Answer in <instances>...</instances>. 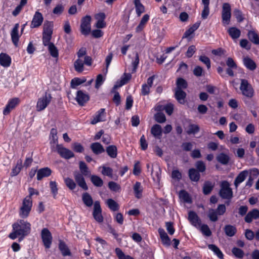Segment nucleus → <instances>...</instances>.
Listing matches in <instances>:
<instances>
[{"instance_id":"1","label":"nucleus","mask_w":259,"mask_h":259,"mask_svg":"<svg viewBox=\"0 0 259 259\" xmlns=\"http://www.w3.org/2000/svg\"><path fill=\"white\" fill-rule=\"evenodd\" d=\"M12 227L13 231L9 235L12 239H15L18 236H21L22 239L30 233L31 230L30 224L23 220H20L14 223Z\"/></svg>"},{"instance_id":"2","label":"nucleus","mask_w":259,"mask_h":259,"mask_svg":"<svg viewBox=\"0 0 259 259\" xmlns=\"http://www.w3.org/2000/svg\"><path fill=\"white\" fill-rule=\"evenodd\" d=\"M32 206V198L26 196L23 200L22 206L20 208L19 215L22 218H26L31 211Z\"/></svg>"},{"instance_id":"3","label":"nucleus","mask_w":259,"mask_h":259,"mask_svg":"<svg viewBox=\"0 0 259 259\" xmlns=\"http://www.w3.org/2000/svg\"><path fill=\"white\" fill-rule=\"evenodd\" d=\"M220 197L225 199L231 200L233 197L232 189L230 188L229 183L226 181H223L221 184L219 192Z\"/></svg>"},{"instance_id":"4","label":"nucleus","mask_w":259,"mask_h":259,"mask_svg":"<svg viewBox=\"0 0 259 259\" xmlns=\"http://www.w3.org/2000/svg\"><path fill=\"white\" fill-rule=\"evenodd\" d=\"M240 90L242 95L248 99L251 98L254 96V90L246 79H241Z\"/></svg>"},{"instance_id":"5","label":"nucleus","mask_w":259,"mask_h":259,"mask_svg":"<svg viewBox=\"0 0 259 259\" xmlns=\"http://www.w3.org/2000/svg\"><path fill=\"white\" fill-rule=\"evenodd\" d=\"M52 98L50 94L45 93L44 96L38 99L36 105V111L40 112L45 110L50 103Z\"/></svg>"},{"instance_id":"6","label":"nucleus","mask_w":259,"mask_h":259,"mask_svg":"<svg viewBox=\"0 0 259 259\" xmlns=\"http://www.w3.org/2000/svg\"><path fill=\"white\" fill-rule=\"evenodd\" d=\"M92 64V59L90 56H85L84 60L78 58L74 63V67L75 70L79 73H81L83 71L84 64L91 66Z\"/></svg>"},{"instance_id":"7","label":"nucleus","mask_w":259,"mask_h":259,"mask_svg":"<svg viewBox=\"0 0 259 259\" xmlns=\"http://www.w3.org/2000/svg\"><path fill=\"white\" fill-rule=\"evenodd\" d=\"M231 8L230 5L228 3L223 4L222 18V23L224 25H228L230 22L231 17Z\"/></svg>"},{"instance_id":"8","label":"nucleus","mask_w":259,"mask_h":259,"mask_svg":"<svg viewBox=\"0 0 259 259\" xmlns=\"http://www.w3.org/2000/svg\"><path fill=\"white\" fill-rule=\"evenodd\" d=\"M91 17L89 15H87L82 18L80 25V31L82 34L87 35L91 32Z\"/></svg>"},{"instance_id":"9","label":"nucleus","mask_w":259,"mask_h":259,"mask_svg":"<svg viewBox=\"0 0 259 259\" xmlns=\"http://www.w3.org/2000/svg\"><path fill=\"white\" fill-rule=\"evenodd\" d=\"M54 151H56L62 158L65 159H68L74 156V153L71 150L63 147L62 145L57 144L56 150L54 149Z\"/></svg>"},{"instance_id":"10","label":"nucleus","mask_w":259,"mask_h":259,"mask_svg":"<svg viewBox=\"0 0 259 259\" xmlns=\"http://www.w3.org/2000/svg\"><path fill=\"white\" fill-rule=\"evenodd\" d=\"M41 237L45 247L50 248L52 242V236L50 231L47 228H44L41 230Z\"/></svg>"},{"instance_id":"11","label":"nucleus","mask_w":259,"mask_h":259,"mask_svg":"<svg viewBox=\"0 0 259 259\" xmlns=\"http://www.w3.org/2000/svg\"><path fill=\"white\" fill-rule=\"evenodd\" d=\"M93 215L94 218L97 222L102 223L103 221V217L102 215V209L100 202L98 201H96L94 203Z\"/></svg>"},{"instance_id":"12","label":"nucleus","mask_w":259,"mask_h":259,"mask_svg":"<svg viewBox=\"0 0 259 259\" xmlns=\"http://www.w3.org/2000/svg\"><path fill=\"white\" fill-rule=\"evenodd\" d=\"M73 176L75 181L77 183V185L83 190H87L88 189V187L83 177L84 175L81 174L77 171H75L73 172Z\"/></svg>"},{"instance_id":"13","label":"nucleus","mask_w":259,"mask_h":259,"mask_svg":"<svg viewBox=\"0 0 259 259\" xmlns=\"http://www.w3.org/2000/svg\"><path fill=\"white\" fill-rule=\"evenodd\" d=\"M19 102L20 100L18 98H14L10 100L3 110V114L5 115L9 114L11 111L19 104Z\"/></svg>"},{"instance_id":"14","label":"nucleus","mask_w":259,"mask_h":259,"mask_svg":"<svg viewBox=\"0 0 259 259\" xmlns=\"http://www.w3.org/2000/svg\"><path fill=\"white\" fill-rule=\"evenodd\" d=\"M188 220L192 225L196 228H199L201 225V220L198 215L193 211H189Z\"/></svg>"},{"instance_id":"15","label":"nucleus","mask_w":259,"mask_h":259,"mask_svg":"<svg viewBox=\"0 0 259 259\" xmlns=\"http://www.w3.org/2000/svg\"><path fill=\"white\" fill-rule=\"evenodd\" d=\"M43 20L44 18L42 14L38 11L36 12L31 23V28H34L39 27L41 25Z\"/></svg>"},{"instance_id":"16","label":"nucleus","mask_w":259,"mask_h":259,"mask_svg":"<svg viewBox=\"0 0 259 259\" xmlns=\"http://www.w3.org/2000/svg\"><path fill=\"white\" fill-rule=\"evenodd\" d=\"M89 96L82 91H78L77 92L76 100L79 105L83 106L89 100Z\"/></svg>"},{"instance_id":"17","label":"nucleus","mask_w":259,"mask_h":259,"mask_svg":"<svg viewBox=\"0 0 259 259\" xmlns=\"http://www.w3.org/2000/svg\"><path fill=\"white\" fill-rule=\"evenodd\" d=\"M259 218V210L256 208L249 211L246 215L244 220L246 223H251L253 219L256 220Z\"/></svg>"},{"instance_id":"18","label":"nucleus","mask_w":259,"mask_h":259,"mask_svg":"<svg viewBox=\"0 0 259 259\" xmlns=\"http://www.w3.org/2000/svg\"><path fill=\"white\" fill-rule=\"evenodd\" d=\"M19 24L16 23L11 32L12 40L14 45L17 47L20 36L18 34Z\"/></svg>"},{"instance_id":"19","label":"nucleus","mask_w":259,"mask_h":259,"mask_svg":"<svg viewBox=\"0 0 259 259\" xmlns=\"http://www.w3.org/2000/svg\"><path fill=\"white\" fill-rule=\"evenodd\" d=\"M158 233L162 244L166 246H169L170 245V240L164 230L162 228H159Z\"/></svg>"},{"instance_id":"20","label":"nucleus","mask_w":259,"mask_h":259,"mask_svg":"<svg viewBox=\"0 0 259 259\" xmlns=\"http://www.w3.org/2000/svg\"><path fill=\"white\" fill-rule=\"evenodd\" d=\"M52 170L49 167H45L39 169L37 173V179L38 181L41 180L45 177H48L51 175Z\"/></svg>"},{"instance_id":"21","label":"nucleus","mask_w":259,"mask_h":259,"mask_svg":"<svg viewBox=\"0 0 259 259\" xmlns=\"http://www.w3.org/2000/svg\"><path fill=\"white\" fill-rule=\"evenodd\" d=\"M244 66L251 71L254 70L256 68V65L254 61L248 57H245L243 60Z\"/></svg>"},{"instance_id":"22","label":"nucleus","mask_w":259,"mask_h":259,"mask_svg":"<svg viewBox=\"0 0 259 259\" xmlns=\"http://www.w3.org/2000/svg\"><path fill=\"white\" fill-rule=\"evenodd\" d=\"M90 148L93 152L96 155L101 154L105 151L103 146L98 142L92 143L90 146Z\"/></svg>"},{"instance_id":"23","label":"nucleus","mask_w":259,"mask_h":259,"mask_svg":"<svg viewBox=\"0 0 259 259\" xmlns=\"http://www.w3.org/2000/svg\"><path fill=\"white\" fill-rule=\"evenodd\" d=\"M105 117V109L102 108L100 109L97 114L94 117L93 119L91 121V124H95L98 122L104 121Z\"/></svg>"},{"instance_id":"24","label":"nucleus","mask_w":259,"mask_h":259,"mask_svg":"<svg viewBox=\"0 0 259 259\" xmlns=\"http://www.w3.org/2000/svg\"><path fill=\"white\" fill-rule=\"evenodd\" d=\"M132 75L131 73H124L123 76L121 77L119 82H117L114 85V89H117L125 84L131 79Z\"/></svg>"},{"instance_id":"25","label":"nucleus","mask_w":259,"mask_h":259,"mask_svg":"<svg viewBox=\"0 0 259 259\" xmlns=\"http://www.w3.org/2000/svg\"><path fill=\"white\" fill-rule=\"evenodd\" d=\"M249 174L248 171L245 170L240 172L234 181V185L237 188L239 184L243 182Z\"/></svg>"},{"instance_id":"26","label":"nucleus","mask_w":259,"mask_h":259,"mask_svg":"<svg viewBox=\"0 0 259 259\" xmlns=\"http://www.w3.org/2000/svg\"><path fill=\"white\" fill-rule=\"evenodd\" d=\"M50 144L51 145V148L52 150H54L55 145L58 144V137H57V131L55 128H52L50 132Z\"/></svg>"},{"instance_id":"27","label":"nucleus","mask_w":259,"mask_h":259,"mask_svg":"<svg viewBox=\"0 0 259 259\" xmlns=\"http://www.w3.org/2000/svg\"><path fill=\"white\" fill-rule=\"evenodd\" d=\"M186 97V93L180 90H176L175 92V97L179 103L184 104L185 103V98Z\"/></svg>"},{"instance_id":"28","label":"nucleus","mask_w":259,"mask_h":259,"mask_svg":"<svg viewBox=\"0 0 259 259\" xmlns=\"http://www.w3.org/2000/svg\"><path fill=\"white\" fill-rule=\"evenodd\" d=\"M151 133L154 137L157 139H160L162 136V128L161 125L159 124L154 125L151 129Z\"/></svg>"},{"instance_id":"29","label":"nucleus","mask_w":259,"mask_h":259,"mask_svg":"<svg viewBox=\"0 0 259 259\" xmlns=\"http://www.w3.org/2000/svg\"><path fill=\"white\" fill-rule=\"evenodd\" d=\"M224 230L226 235L229 237L234 236L237 232L236 227L231 225H226Z\"/></svg>"},{"instance_id":"30","label":"nucleus","mask_w":259,"mask_h":259,"mask_svg":"<svg viewBox=\"0 0 259 259\" xmlns=\"http://www.w3.org/2000/svg\"><path fill=\"white\" fill-rule=\"evenodd\" d=\"M59 248L64 256L71 255V253L69 249L65 242L62 240L59 241Z\"/></svg>"},{"instance_id":"31","label":"nucleus","mask_w":259,"mask_h":259,"mask_svg":"<svg viewBox=\"0 0 259 259\" xmlns=\"http://www.w3.org/2000/svg\"><path fill=\"white\" fill-rule=\"evenodd\" d=\"M188 174L190 179L192 181L197 182L200 179V175L195 168H192L189 169Z\"/></svg>"},{"instance_id":"32","label":"nucleus","mask_w":259,"mask_h":259,"mask_svg":"<svg viewBox=\"0 0 259 259\" xmlns=\"http://www.w3.org/2000/svg\"><path fill=\"white\" fill-rule=\"evenodd\" d=\"M82 200L84 204L87 207H91L93 204V200L90 194L87 192L82 195Z\"/></svg>"},{"instance_id":"33","label":"nucleus","mask_w":259,"mask_h":259,"mask_svg":"<svg viewBox=\"0 0 259 259\" xmlns=\"http://www.w3.org/2000/svg\"><path fill=\"white\" fill-rule=\"evenodd\" d=\"M79 168L80 170V173L84 175V176L88 177L91 175V171L84 162L82 161L79 162Z\"/></svg>"},{"instance_id":"34","label":"nucleus","mask_w":259,"mask_h":259,"mask_svg":"<svg viewBox=\"0 0 259 259\" xmlns=\"http://www.w3.org/2000/svg\"><path fill=\"white\" fill-rule=\"evenodd\" d=\"M106 151L109 156L115 158L117 155V148L115 145H110L106 147Z\"/></svg>"},{"instance_id":"35","label":"nucleus","mask_w":259,"mask_h":259,"mask_svg":"<svg viewBox=\"0 0 259 259\" xmlns=\"http://www.w3.org/2000/svg\"><path fill=\"white\" fill-rule=\"evenodd\" d=\"M11 64V58L6 54H0V64L4 67H8Z\"/></svg>"},{"instance_id":"36","label":"nucleus","mask_w":259,"mask_h":259,"mask_svg":"<svg viewBox=\"0 0 259 259\" xmlns=\"http://www.w3.org/2000/svg\"><path fill=\"white\" fill-rule=\"evenodd\" d=\"M53 22L46 21L44 24L42 34L52 35L53 33Z\"/></svg>"},{"instance_id":"37","label":"nucleus","mask_w":259,"mask_h":259,"mask_svg":"<svg viewBox=\"0 0 259 259\" xmlns=\"http://www.w3.org/2000/svg\"><path fill=\"white\" fill-rule=\"evenodd\" d=\"M149 19V16L148 14H145L143 16L140 24L136 28V31L137 32H140L144 29Z\"/></svg>"},{"instance_id":"38","label":"nucleus","mask_w":259,"mask_h":259,"mask_svg":"<svg viewBox=\"0 0 259 259\" xmlns=\"http://www.w3.org/2000/svg\"><path fill=\"white\" fill-rule=\"evenodd\" d=\"M248 37L249 39L255 45H259V36L258 34L254 31L250 30L248 31Z\"/></svg>"},{"instance_id":"39","label":"nucleus","mask_w":259,"mask_h":259,"mask_svg":"<svg viewBox=\"0 0 259 259\" xmlns=\"http://www.w3.org/2000/svg\"><path fill=\"white\" fill-rule=\"evenodd\" d=\"M90 179L94 186L98 187H102L103 185L102 179L96 175H91Z\"/></svg>"},{"instance_id":"40","label":"nucleus","mask_w":259,"mask_h":259,"mask_svg":"<svg viewBox=\"0 0 259 259\" xmlns=\"http://www.w3.org/2000/svg\"><path fill=\"white\" fill-rule=\"evenodd\" d=\"M134 191L136 198L139 199L142 197L143 189L140 182H137L134 186Z\"/></svg>"},{"instance_id":"41","label":"nucleus","mask_w":259,"mask_h":259,"mask_svg":"<svg viewBox=\"0 0 259 259\" xmlns=\"http://www.w3.org/2000/svg\"><path fill=\"white\" fill-rule=\"evenodd\" d=\"M217 160L222 164H227L230 160L229 156L224 153H221L219 154L217 157Z\"/></svg>"},{"instance_id":"42","label":"nucleus","mask_w":259,"mask_h":259,"mask_svg":"<svg viewBox=\"0 0 259 259\" xmlns=\"http://www.w3.org/2000/svg\"><path fill=\"white\" fill-rule=\"evenodd\" d=\"M139 63V57L138 53L136 52L135 60L132 63V66L131 68H129V71L132 73H134L136 72L138 64Z\"/></svg>"},{"instance_id":"43","label":"nucleus","mask_w":259,"mask_h":259,"mask_svg":"<svg viewBox=\"0 0 259 259\" xmlns=\"http://www.w3.org/2000/svg\"><path fill=\"white\" fill-rule=\"evenodd\" d=\"M228 32L233 39H236L240 36L241 32L239 29L236 27L230 28Z\"/></svg>"},{"instance_id":"44","label":"nucleus","mask_w":259,"mask_h":259,"mask_svg":"<svg viewBox=\"0 0 259 259\" xmlns=\"http://www.w3.org/2000/svg\"><path fill=\"white\" fill-rule=\"evenodd\" d=\"M134 3L136 7V13L140 16L145 11L144 6L141 4L140 0H135Z\"/></svg>"},{"instance_id":"45","label":"nucleus","mask_w":259,"mask_h":259,"mask_svg":"<svg viewBox=\"0 0 259 259\" xmlns=\"http://www.w3.org/2000/svg\"><path fill=\"white\" fill-rule=\"evenodd\" d=\"M22 167V160L20 159L18 161L16 166L13 168L11 174V176H17L20 172Z\"/></svg>"},{"instance_id":"46","label":"nucleus","mask_w":259,"mask_h":259,"mask_svg":"<svg viewBox=\"0 0 259 259\" xmlns=\"http://www.w3.org/2000/svg\"><path fill=\"white\" fill-rule=\"evenodd\" d=\"M213 188V185L209 181H206L203 187V192L205 195L210 194Z\"/></svg>"},{"instance_id":"47","label":"nucleus","mask_w":259,"mask_h":259,"mask_svg":"<svg viewBox=\"0 0 259 259\" xmlns=\"http://www.w3.org/2000/svg\"><path fill=\"white\" fill-rule=\"evenodd\" d=\"M199 130L200 128L198 125L195 124H190L189 125L188 129L186 132L188 135H195V134L198 133Z\"/></svg>"},{"instance_id":"48","label":"nucleus","mask_w":259,"mask_h":259,"mask_svg":"<svg viewBox=\"0 0 259 259\" xmlns=\"http://www.w3.org/2000/svg\"><path fill=\"white\" fill-rule=\"evenodd\" d=\"M208 247L209 249L211 250L221 259L223 258V254L220 249L215 245L209 244Z\"/></svg>"},{"instance_id":"49","label":"nucleus","mask_w":259,"mask_h":259,"mask_svg":"<svg viewBox=\"0 0 259 259\" xmlns=\"http://www.w3.org/2000/svg\"><path fill=\"white\" fill-rule=\"evenodd\" d=\"M48 50L51 55L54 58L58 57V50L54 44L51 43L48 46Z\"/></svg>"},{"instance_id":"50","label":"nucleus","mask_w":259,"mask_h":259,"mask_svg":"<svg viewBox=\"0 0 259 259\" xmlns=\"http://www.w3.org/2000/svg\"><path fill=\"white\" fill-rule=\"evenodd\" d=\"M107 204L109 208L113 211H116L119 209L118 203L112 199H108L107 200Z\"/></svg>"},{"instance_id":"51","label":"nucleus","mask_w":259,"mask_h":259,"mask_svg":"<svg viewBox=\"0 0 259 259\" xmlns=\"http://www.w3.org/2000/svg\"><path fill=\"white\" fill-rule=\"evenodd\" d=\"M65 183L66 186L71 190H74L76 187V184L75 182L71 178H66L64 179Z\"/></svg>"},{"instance_id":"52","label":"nucleus","mask_w":259,"mask_h":259,"mask_svg":"<svg viewBox=\"0 0 259 259\" xmlns=\"http://www.w3.org/2000/svg\"><path fill=\"white\" fill-rule=\"evenodd\" d=\"M218 213L213 209H210L209 210L208 213V217L211 222H216L218 220Z\"/></svg>"},{"instance_id":"53","label":"nucleus","mask_w":259,"mask_h":259,"mask_svg":"<svg viewBox=\"0 0 259 259\" xmlns=\"http://www.w3.org/2000/svg\"><path fill=\"white\" fill-rule=\"evenodd\" d=\"M50 187L51 190V192L53 194V197L56 198L58 191V188L57 187L56 182L55 181H51L50 182Z\"/></svg>"},{"instance_id":"54","label":"nucleus","mask_w":259,"mask_h":259,"mask_svg":"<svg viewBox=\"0 0 259 259\" xmlns=\"http://www.w3.org/2000/svg\"><path fill=\"white\" fill-rule=\"evenodd\" d=\"M195 166L197 170L199 172H203L206 170V165L204 162L202 161H197L195 163Z\"/></svg>"},{"instance_id":"55","label":"nucleus","mask_w":259,"mask_h":259,"mask_svg":"<svg viewBox=\"0 0 259 259\" xmlns=\"http://www.w3.org/2000/svg\"><path fill=\"white\" fill-rule=\"evenodd\" d=\"M177 88L176 90H180L185 89L187 87V83L185 80L182 78H179L177 81Z\"/></svg>"},{"instance_id":"56","label":"nucleus","mask_w":259,"mask_h":259,"mask_svg":"<svg viewBox=\"0 0 259 259\" xmlns=\"http://www.w3.org/2000/svg\"><path fill=\"white\" fill-rule=\"evenodd\" d=\"M116 254L118 259H133V258L130 255H126L123 251L119 248L115 249Z\"/></svg>"},{"instance_id":"57","label":"nucleus","mask_w":259,"mask_h":259,"mask_svg":"<svg viewBox=\"0 0 259 259\" xmlns=\"http://www.w3.org/2000/svg\"><path fill=\"white\" fill-rule=\"evenodd\" d=\"M85 82V80H81V79L76 77L72 79L71 81L70 86L73 89H75L77 86Z\"/></svg>"},{"instance_id":"58","label":"nucleus","mask_w":259,"mask_h":259,"mask_svg":"<svg viewBox=\"0 0 259 259\" xmlns=\"http://www.w3.org/2000/svg\"><path fill=\"white\" fill-rule=\"evenodd\" d=\"M155 120L159 123H163L166 121L165 115L161 112H158L154 115Z\"/></svg>"},{"instance_id":"59","label":"nucleus","mask_w":259,"mask_h":259,"mask_svg":"<svg viewBox=\"0 0 259 259\" xmlns=\"http://www.w3.org/2000/svg\"><path fill=\"white\" fill-rule=\"evenodd\" d=\"M232 251L233 254L238 258H241L244 256L243 251L240 248L234 247Z\"/></svg>"},{"instance_id":"60","label":"nucleus","mask_w":259,"mask_h":259,"mask_svg":"<svg viewBox=\"0 0 259 259\" xmlns=\"http://www.w3.org/2000/svg\"><path fill=\"white\" fill-rule=\"evenodd\" d=\"M200 227L201 231L204 235L208 237L211 235V232L207 225H200Z\"/></svg>"},{"instance_id":"61","label":"nucleus","mask_w":259,"mask_h":259,"mask_svg":"<svg viewBox=\"0 0 259 259\" xmlns=\"http://www.w3.org/2000/svg\"><path fill=\"white\" fill-rule=\"evenodd\" d=\"M108 187L111 191L114 192H118L120 189V185L112 181L108 183Z\"/></svg>"},{"instance_id":"62","label":"nucleus","mask_w":259,"mask_h":259,"mask_svg":"<svg viewBox=\"0 0 259 259\" xmlns=\"http://www.w3.org/2000/svg\"><path fill=\"white\" fill-rule=\"evenodd\" d=\"M64 10V7L61 4L57 5L53 9V13L54 14L60 15Z\"/></svg>"},{"instance_id":"63","label":"nucleus","mask_w":259,"mask_h":259,"mask_svg":"<svg viewBox=\"0 0 259 259\" xmlns=\"http://www.w3.org/2000/svg\"><path fill=\"white\" fill-rule=\"evenodd\" d=\"M113 173V170L109 167H106L103 166L102 167V174L106 176L112 177Z\"/></svg>"},{"instance_id":"64","label":"nucleus","mask_w":259,"mask_h":259,"mask_svg":"<svg viewBox=\"0 0 259 259\" xmlns=\"http://www.w3.org/2000/svg\"><path fill=\"white\" fill-rule=\"evenodd\" d=\"M234 14L238 22H240L244 20L242 13L240 10L237 9H235L234 11Z\"/></svg>"}]
</instances>
